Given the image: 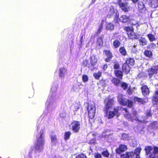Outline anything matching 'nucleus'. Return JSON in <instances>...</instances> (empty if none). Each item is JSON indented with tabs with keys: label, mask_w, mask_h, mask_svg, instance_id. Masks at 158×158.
<instances>
[{
	"label": "nucleus",
	"mask_w": 158,
	"mask_h": 158,
	"mask_svg": "<svg viewBox=\"0 0 158 158\" xmlns=\"http://www.w3.org/2000/svg\"><path fill=\"white\" fill-rule=\"evenodd\" d=\"M58 87V85L56 84L55 86H52L51 91L52 94L49 95L45 103L46 108L49 111L54 110L56 108L57 104V100L58 98V94L56 92Z\"/></svg>",
	"instance_id": "f257e3e1"
},
{
	"label": "nucleus",
	"mask_w": 158,
	"mask_h": 158,
	"mask_svg": "<svg viewBox=\"0 0 158 158\" xmlns=\"http://www.w3.org/2000/svg\"><path fill=\"white\" fill-rule=\"evenodd\" d=\"M113 102L114 101L113 99H107L105 100V105L104 110L107 115V117L108 119L113 118L115 115H118V107L114 108V111H110L108 114H107V111L111 107L113 103Z\"/></svg>",
	"instance_id": "f03ea898"
},
{
	"label": "nucleus",
	"mask_w": 158,
	"mask_h": 158,
	"mask_svg": "<svg viewBox=\"0 0 158 158\" xmlns=\"http://www.w3.org/2000/svg\"><path fill=\"white\" fill-rule=\"evenodd\" d=\"M44 129H41L36 137L37 140L35 143V148L38 152L41 151L43 149L44 143Z\"/></svg>",
	"instance_id": "7ed1b4c3"
},
{
	"label": "nucleus",
	"mask_w": 158,
	"mask_h": 158,
	"mask_svg": "<svg viewBox=\"0 0 158 158\" xmlns=\"http://www.w3.org/2000/svg\"><path fill=\"white\" fill-rule=\"evenodd\" d=\"M118 98L119 102L122 105L127 106L130 108L131 107L133 106V102L132 101L123 98V96L121 94H119Z\"/></svg>",
	"instance_id": "20e7f679"
},
{
	"label": "nucleus",
	"mask_w": 158,
	"mask_h": 158,
	"mask_svg": "<svg viewBox=\"0 0 158 158\" xmlns=\"http://www.w3.org/2000/svg\"><path fill=\"white\" fill-rule=\"evenodd\" d=\"M80 125L79 122L74 121L69 125V129L74 132H78L80 129Z\"/></svg>",
	"instance_id": "39448f33"
},
{
	"label": "nucleus",
	"mask_w": 158,
	"mask_h": 158,
	"mask_svg": "<svg viewBox=\"0 0 158 158\" xmlns=\"http://www.w3.org/2000/svg\"><path fill=\"white\" fill-rule=\"evenodd\" d=\"M117 3L121 9L124 11L127 12L129 9V7L127 2H124V1L121 0H118Z\"/></svg>",
	"instance_id": "423d86ee"
},
{
	"label": "nucleus",
	"mask_w": 158,
	"mask_h": 158,
	"mask_svg": "<svg viewBox=\"0 0 158 158\" xmlns=\"http://www.w3.org/2000/svg\"><path fill=\"white\" fill-rule=\"evenodd\" d=\"M67 72V68L64 67H62L59 69V76L61 78H64Z\"/></svg>",
	"instance_id": "0eeeda50"
},
{
	"label": "nucleus",
	"mask_w": 158,
	"mask_h": 158,
	"mask_svg": "<svg viewBox=\"0 0 158 158\" xmlns=\"http://www.w3.org/2000/svg\"><path fill=\"white\" fill-rule=\"evenodd\" d=\"M148 75L150 77H152L154 74H156L158 72V65L153 66L148 70Z\"/></svg>",
	"instance_id": "6e6552de"
},
{
	"label": "nucleus",
	"mask_w": 158,
	"mask_h": 158,
	"mask_svg": "<svg viewBox=\"0 0 158 158\" xmlns=\"http://www.w3.org/2000/svg\"><path fill=\"white\" fill-rule=\"evenodd\" d=\"M123 110L124 111L125 113L124 114V116L129 121H133V120H136L135 118H134V117H132L129 112H128L127 108H123Z\"/></svg>",
	"instance_id": "1a4fd4ad"
},
{
	"label": "nucleus",
	"mask_w": 158,
	"mask_h": 158,
	"mask_svg": "<svg viewBox=\"0 0 158 158\" xmlns=\"http://www.w3.org/2000/svg\"><path fill=\"white\" fill-rule=\"evenodd\" d=\"M150 158H158V148L154 147L153 151L150 153L149 155Z\"/></svg>",
	"instance_id": "9d476101"
},
{
	"label": "nucleus",
	"mask_w": 158,
	"mask_h": 158,
	"mask_svg": "<svg viewBox=\"0 0 158 158\" xmlns=\"http://www.w3.org/2000/svg\"><path fill=\"white\" fill-rule=\"evenodd\" d=\"M148 5L152 8H156L158 6V0H148Z\"/></svg>",
	"instance_id": "9b49d317"
},
{
	"label": "nucleus",
	"mask_w": 158,
	"mask_h": 158,
	"mask_svg": "<svg viewBox=\"0 0 158 158\" xmlns=\"http://www.w3.org/2000/svg\"><path fill=\"white\" fill-rule=\"evenodd\" d=\"M90 60L92 65L94 66L96 65L98 61L97 56L94 54L91 55L90 56Z\"/></svg>",
	"instance_id": "f8f14e48"
},
{
	"label": "nucleus",
	"mask_w": 158,
	"mask_h": 158,
	"mask_svg": "<svg viewBox=\"0 0 158 158\" xmlns=\"http://www.w3.org/2000/svg\"><path fill=\"white\" fill-rule=\"evenodd\" d=\"M127 149V147L126 145L121 144L119 145V148L116 150V152L117 153L120 154L121 152L126 151Z\"/></svg>",
	"instance_id": "ddd939ff"
},
{
	"label": "nucleus",
	"mask_w": 158,
	"mask_h": 158,
	"mask_svg": "<svg viewBox=\"0 0 158 158\" xmlns=\"http://www.w3.org/2000/svg\"><path fill=\"white\" fill-rule=\"evenodd\" d=\"M134 153L133 152H126L125 154L121 155V158H132L134 156Z\"/></svg>",
	"instance_id": "4468645a"
},
{
	"label": "nucleus",
	"mask_w": 158,
	"mask_h": 158,
	"mask_svg": "<svg viewBox=\"0 0 158 158\" xmlns=\"http://www.w3.org/2000/svg\"><path fill=\"white\" fill-rule=\"evenodd\" d=\"M127 35L128 37L130 39H138L140 38V35H136L135 32L133 31L130 33H128Z\"/></svg>",
	"instance_id": "2eb2a0df"
},
{
	"label": "nucleus",
	"mask_w": 158,
	"mask_h": 158,
	"mask_svg": "<svg viewBox=\"0 0 158 158\" xmlns=\"http://www.w3.org/2000/svg\"><path fill=\"white\" fill-rule=\"evenodd\" d=\"M141 89L142 94L144 96L148 94L149 93V89L146 85H144L142 87Z\"/></svg>",
	"instance_id": "dca6fc26"
},
{
	"label": "nucleus",
	"mask_w": 158,
	"mask_h": 158,
	"mask_svg": "<svg viewBox=\"0 0 158 158\" xmlns=\"http://www.w3.org/2000/svg\"><path fill=\"white\" fill-rule=\"evenodd\" d=\"M123 70L124 72L127 74L130 70V68L129 66L126 64L124 63L123 65Z\"/></svg>",
	"instance_id": "f3484780"
},
{
	"label": "nucleus",
	"mask_w": 158,
	"mask_h": 158,
	"mask_svg": "<svg viewBox=\"0 0 158 158\" xmlns=\"http://www.w3.org/2000/svg\"><path fill=\"white\" fill-rule=\"evenodd\" d=\"M82 85L81 84H75L73 86L72 90L74 91L79 90L81 88V86Z\"/></svg>",
	"instance_id": "a211bd4d"
},
{
	"label": "nucleus",
	"mask_w": 158,
	"mask_h": 158,
	"mask_svg": "<svg viewBox=\"0 0 158 158\" xmlns=\"http://www.w3.org/2000/svg\"><path fill=\"white\" fill-rule=\"evenodd\" d=\"M130 20L129 17L127 16L126 15H123L119 19V20L123 23H126L128 21Z\"/></svg>",
	"instance_id": "6ab92c4d"
},
{
	"label": "nucleus",
	"mask_w": 158,
	"mask_h": 158,
	"mask_svg": "<svg viewBox=\"0 0 158 158\" xmlns=\"http://www.w3.org/2000/svg\"><path fill=\"white\" fill-rule=\"evenodd\" d=\"M112 83L116 86H119L121 85V82L119 80L113 78L111 80Z\"/></svg>",
	"instance_id": "aec40b11"
},
{
	"label": "nucleus",
	"mask_w": 158,
	"mask_h": 158,
	"mask_svg": "<svg viewBox=\"0 0 158 158\" xmlns=\"http://www.w3.org/2000/svg\"><path fill=\"white\" fill-rule=\"evenodd\" d=\"M139 43L140 45L144 46L147 44V41L144 38L141 37L139 40Z\"/></svg>",
	"instance_id": "412c9836"
},
{
	"label": "nucleus",
	"mask_w": 158,
	"mask_h": 158,
	"mask_svg": "<svg viewBox=\"0 0 158 158\" xmlns=\"http://www.w3.org/2000/svg\"><path fill=\"white\" fill-rule=\"evenodd\" d=\"M135 61L133 59L129 58L127 59L126 63L127 64H129L131 66H133L134 64Z\"/></svg>",
	"instance_id": "4be33fe9"
},
{
	"label": "nucleus",
	"mask_w": 158,
	"mask_h": 158,
	"mask_svg": "<svg viewBox=\"0 0 158 158\" xmlns=\"http://www.w3.org/2000/svg\"><path fill=\"white\" fill-rule=\"evenodd\" d=\"M114 73L116 77L118 78L121 79L122 78L123 74L122 72L119 70L114 71Z\"/></svg>",
	"instance_id": "5701e85b"
},
{
	"label": "nucleus",
	"mask_w": 158,
	"mask_h": 158,
	"mask_svg": "<svg viewBox=\"0 0 158 158\" xmlns=\"http://www.w3.org/2000/svg\"><path fill=\"white\" fill-rule=\"evenodd\" d=\"M88 111L89 118L91 119L93 118L95 115L96 110L93 109V110Z\"/></svg>",
	"instance_id": "b1692460"
},
{
	"label": "nucleus",
	"mask_w": 158,
	"mask_h": 158,
	"mask_svg": "<svg viewBox=\"0 0 158 158\" xmlns=\"http://www.w3.org/2000/svg\"><path fill=\"white\" fill-rule=\"evenodd\" d=\"M134 100L135 102H138L140 104H143L146 102L144 99L136 97L134 98Z\"/></svg>",
	"instance_id": "393cba45"
},
{
	"label": "nucleus",
	"mask_w": 158,
	"mask_h": 158,
	"mask_svg": "<svg viewBox=\"0 0 158 158\" xmlns=\"http://www.w3.org/2000/svg\"><path fill=\"white\" fill-rule=\"evenodd\" d=\"M51 140L52 144H55L57 142V139L55 135H52L51 136Z\"/></svg>",
	"instance_id": "a878e982"
},
{
	"label": "nucleus",
	"mask_w": 158,
	"mask_h": 158,
	"mask_svg": "<svg viewBox=\"0 0 158 158\" xmlns=\"http://www.w3.org/2000/svg\"><path fill=\"white\" fill-rule=\"evenodd\" d=\"M147 36L151 42H152L156 40L155 36L152 34H148Z\"/></svg>",
	"instance_id": "bb28decb"
},
{
	"label": "nucleus",
	"mask_w": 158,
	"mask_h": 158,
	"mask_svg": "<svg viewBox=\"0 0 158 158\" xmlns=\"http://www.w3.org/2000/svg\"><path fill=\"white\" fill-rule=\"evenodd\" d=\"M106 29L108 30H113L114 28V25L111 23H109L106 25Z\"/></svg>",
	"instance_id": "cd10ccee"
},
{
	"label": "nucleus",
	"mask_w": 158,
	"mask_h": 158,
	"mask_svg": "<svg viewBox=\"0 0 158 158\" xmlns=\"http://www.w3.org/2000/svg\"><path fill=\"white\" fill-rule=\"evenodd\" d=\"M145 150L146 152V154L147 155H148L149 153H151V152L153 150V149L152 147L147 146L145 147Z\"/></svg>",
	"instance_id": "c85d7f7f"
},
{
	"label": "nucleus",
	"mask_w": 158,
	"mask_h": 158,
	"mask_svg": "<svg viewBox=\"0 0 158 158\" xmlns=\"http://www.w3.org/2000/svg\"><path fill=\"white\" fill-rule=\"evenodd\" d=\"M93 109L96 110V107L94 104L92 102L89 104L88 107V110H92Z\"/></svg>",
	"instance_id": "c756f323"
},
{
	"label": "nucleus",
	"mask_w": 158,
	"mask_h": 158,
	"mask_svg": "<svg viewBox=\"0 0 158 158\" xmlns=\"http://www.w3.org/2000/svg\"><path fill=\"white\" fill-rule=\"evenodd\" d=\"M115 12H116V15H117V10L115 9L114 6H110V11L109 12V14H110V15H112Z\"/></svg>",
	"instance_id": "7c9ffc66"
},
{
	"label": "nucleus",
	"mask_w": 158,
	"mask_h": 158,
	"mask_svg": "<svg viewBox=\"0 0 158 158\" xmlns=\"http://www.w3.org/2000/svg\"><path fill=\"white\" fill-rule=\"evenodd\" d=\"M119 51L120 53L123 56H125L127 55V53L124 47H120L119 49Z\"/></svg>",
	"instance_id": "2f4dec72"
},
{
	"label": "nucleus",
	"mask_w": 158,
	"mask_h": 158,
	"mask_svg": "<svg viewBox=\"0 0 158 158\" xmlns=\"http://www.w3.org/2000/svg\"><path fill=\"white\" fill-rule=\"evenodd\" d=\"M103 44V41L102 38H99L97 40V44L100 47L102 46Z\"/></svg>",
	"instance_id": "473e14b6"
},
{
	"label": "nucleus",
	"mask_w": 158,
	"mask_h": 158,
	"mask_svg": "<svg viewBox=\"0 0 158 158\" xmlns=\"http://www.w3.org/2000/svg\"><path fill=\"white\" fill-rule=\"evenodd\" d=\"M120 43L118 40H115L113 43V45L115 48H118L120 46Z\"/></svg>",
	"instance_id": "72a5a7b5"
},
{
	"label": "nucleus",
	"mask_w": 158,
	"mask_h": 158,
	"mask_svg": "<svg viewBox=\"0 0 158 158\" xmlns=\"http://www.w3.org/2000/svg\"><path fill=\"white\" fill-rule=\"evenodd\" d=\"M144 54L146 56L150 57L152 56V52L150 51L145 50L144 52Z\"/></svg>",
	"instance_id": "f704fd0d"
},
{
	"label": "nucleus",
	"mask_w": 158,
	"mask_h": 158,
	"mask_svg": "<svg viewBox=\"0 0 158 158\" xmlns=\"http://www.w3.org/2000/svg\"><path fill=\"white\" fill-rule=\"evenodd\" d=\"M124 30L127 31V34L128 33H130L133 31V29L132 27H127L124 28Z\"/></svg>",
	"instance_id": "c9c22d12"
},
{
	"label": "nucleus",
	"mask_w": 158,
	"mask_h": 158,
	"mask_svg": "<svg viewBox=\"0 0 158 158\" xmlns=\"http://www.w3.org/2000/svg\"><path fill=\"white\" fill-rule=\"evenodd\" d=\"M82 81L84 83L87 82L89 80L88 76L85 74H83L82 76Z\"/></svg>",
	"instance_id": "e433bc0d"
},
{
	"label": "nucleus",
	"mask_w": 158,
	"mask_h": 158,
	"mask_svg": "<svg viewBox=\"0 0 158 158\" xmlns=\"http://www.w3.org/2000/svg\"><path fill=\"white\" fill-rule=\"evenodd\" d=\"M71 135V133L70 131L66 132L64 134V139L66 140L68 139Z\"/></svg>",
	"instance_id": "4c0bfd02"
},
{
	"label": "nucleus",
	"mask_w": 158,
	"mask_h": 158,
	"mask_svg": "<svg viewBox=\"0 0 158 158\" xmlns=\"http://www.w3.org/2000/svg\"><path fill=\"white\" fill-rule=\"evenodd\" d=\"M141 150L140 147L137 148L135 150L134 154H135L136 156H139L140 152Z\"/></svg>",
	"instance_id": "58836bf2"
},
{
	"label": "nucleus",
	"mask_w": 158,
	"mask_h": 158,
	"mask_svg": "<svg viewBox=\"0 0 158 158\" xmlns=\"http://www.w3.org/2000/svg\"><path fill=\"white\" fill-rule=\"evenodd\" d=\"M102 73L101 72H98L97 73H95L94 74V76L95 78L99 79L100 77L101 76Z\"/></svg>",
	"instance_id": "ea45409f"
},
{
	"label": "nucleus",
	"mask_w": 158,
	"mask_h": 158,
	"mask_svg": "<svg viewBox=\"0 0 158 158\" xmlns=\"http://www.w3.org/2000/svg\"><path fill=\"white\" fill-rule=\"evenodd\" d=\"M102 154L103 156L105 157H108L109 156V153L107 150L102 152Z\"/></svg>",
	"instance_id": "a19ab883"
},
{
	"label": "nucleus",
	"mask_w": 158,
	"mask_h": 158,
	"mask_svg": "<svg viewBox=\"0 0 158 158\" xmlns=\"http://www.w3.org/2000/svg\"><path fill=\"white\" fill-rule=\"evenodd\" d=\"M105 53L108 57L112 58V53L109 51H106L105 52Z\"/></svg>",
	"instance_id": "79ce46f5"
},
{
	"label": "nucleus",
	"mask_w": 158,
	"mask_h": 158,
	"mask_svg": "<svg viewBox=\"0 0 158 158\" xmlns=\"http://www.w3.org/2000/svg\"><path fill=\"white\" fill-rule=\"evenodd\" d=\"M138 7L140 10L143 9L144 7V6L143 2H140L138 3Z\"/></svg>",
	"instance_id": "37998d69"
},
{
	"label": "nucleus",
	"mask_w": 158,
	"mask_h": 158,
	"mask_svg": "<svg viewBox=\"0 0 158 158\" xmlns=\"http://www.w3.org/2000/svg\"><path fill=\"white\" fill-rule=\"evenodd\" d=\"M66 112L64 110H63L60 112L59 114L60 117L62 118L65 117L66 116Z\"/></svg>",
	"instance_id": "c03bdc74"
},
{
	"label": "nucleus",
	"mask_w": 158,
	"mask_h": 158,
	"mask_svg": "<svg viewBox=\"0 0 158 158\" xmlns=\"http://www.w3.org/2000/svg\"><path fill=\"white\" fill-rule=\"evenodd\" d=\"M121 87L123 89H127V84L124 82H123L121 83V85H120Z\"/></svg>",
	"instance_id": "a18cd8bd"
},
{
	"label": "nucleus",
	"mask_w": 158,
	"mask_h": 158,
	"mask_svg": "<svg viewBox=\"0 0 158 158\" xmlns=\"http://www.w3.org/2000/svg\"><path fill=\"white\" fill-rule=\"evenodd\" d=\"M94 157L95 158H102L101 154L98 152L94 153Z\"/></svg>",
	"instance_id": "49530a36"
},
{
	"label": "nucleus",
	"mask_w": 158,
	"mask_h": 158,
	"mask_svg": "<svg viewBox=\"0 0 158 158\" xmlns=\"http://www.w3.org/2000/svg\"><path fill=\"white\" fill-rule=\"evenodd\" d=\"M76 158H87L85 155L81 154L77 156Z\"/></svg>",
	"instance_id": "de8ad7c7"
},
{
	"label": "nucleus",
	"mask_w": 158,
	"mask_h": 158,
	"mask_svg": "<svg viewBox=\"0 0 158 158\" xmlns=\"http://www.w3.org/2000/svg\"><path fill=\"white\" fill-rule=\"evenodd\" d=\"M102 27H103L102 23V22L101 23V24L100 25L99 28L98 29V31L97 32L99 34L100 33V32L102 31Z\"/></svg>",
	"instance_id": "09e8293b"
},
{
	"label": "nucleus",
	"mask_w": 158,
	"mask_h": 158,
	"mask_svg": "<svg viewBox=\"0 0 158 158\" xmlns=\"http://www.w3.org/2000/svg\"><path fill=\"white\" fill-rule=\"evenodd\" d=\"M154 102H155L154 104L156 105H158L156 106H158V98H154L153 99Z\"/></svg>",
	"instance_id": "8fccbe9b"
},
{
	"label": "nucleus",
	"mask_w": 158,
	"mask_h": 158,
	"mask_svg": "<svg viewBox=\"0 0 158 158\" xmlns=\"http://www.w3.org/2000/svg\"><path fill=\"white\" fill-rule=\"evenodd\" d=\"M114 69H118L119 68V64L118 63H115L114 65Z\"/></svg>",
	"instance_id": "3c124183"
},
{
	"label": "nucleus",
	"mask_w": 158,
	"mask_h": 158,
	"mask_svg": "<svg viewBox=\"0 0 158 158\" xmlns=\"http://www.w3.org/2000/svg\"><path fill=\"white\" fill-rule=\"evenodd\" d=\"M75 109L74 110L77 111V110L79 109L80 108V105L78 104L77 103H76L75 105Z\"/></svg>",
	"instance_id": "603ef678"
},
{
	"label": "nucleus",
	"mask_w": 158,
	"mask_h": 158,
	"mask_svg": "<svg viewBox=\"0 0 158 158\" xmlns=\"http://www.w3.org/2000/svg\"><path fill=\"white\" fill-rule=\"evenodd\" d=\"M132 113H133V115H134L133 116H132V117H134V118H135V119H136V120H138L137 117H136V114H137V112L136 111H133V112H132Z\"/></svg>",
	"instance_id": "864d4df0"
},
{
	"label": "nucleus",
	"mask_w": 158,
	"mask_h": 158,
	"mask_svg": "<svg viewBox=\"0 0 158 158\" xmlns=\"http://www.w3.org/2000/svg\"><path fill=\"white\" fill-rule=\"evenodd\" d=\"M88 64V61L87 60H84L83 62V65L85 66H87Z\"/></svg>",
	"instance_id": "5fc2aeb1"
},
{
	"label": "nucleus",
	"mask_w": 158,
	"mask_h": 158,
	"mask_svg": "<svg viewBox=\"0 0 158 158\" xmlns=\"http://www.w3.org/2000/svg\"><path fill=\"white\" fill-rule=\"evenodd\" d=\"M146 116L148 117L151 116L152 114L151 113V112L150 110H149L147 111L146 112Z\"/></svg>",
	"instance_id": "6e6d98bb"
},
{
	"label": "nucleus",
	"mask_w": 158,
	"mask_h": 158,
	"mask_svg": "<svg viewBox=\"0 0 158 158\" xmlns=\"http://www.w3.org/2000/svg\"><path fill=\"white\" fill-rule=\"evenodd\" d=\"M150 46L151 47V48H152V47H154L156 46V44H154L152 43H151L150 44Z\"/></svg>",
	"instance_id": "4d7b16f0"
},
{
	"label": "nucleus",
	"mask_w": 158,
	"mask_h": 158,
	"mask_svg": "<svg viewBox=\"0 0 158 158\" xmlns=\"http://www.w3.org/2000/svg\"><path fill=\"white\" fill-rule=\"evenodd\" d=\"M107 67V64H105L103 65V69L104 70H105Z\"/></svg>",
	"instance_id": "13d9d810"
},
{
	"label": "nucleus",
	"mask_w": 158,
	"mask_h": 158,
	"mask_svg": "<svg viewBox=\"0 0 158 158\" xmlns=\"http://www.w3.org/2000/svg\"><path fill=\"white\" fill-rule=\"evenodd\" d=\"M136 46L134 45V46L133 47V48H132V51H134V52L136 51V50L135 49Z\"/></svg>",
	"instance_id": "bf43d9fd"
},
{
	"label": "nucleus",
	"mask_w": 158,
	"mask_h": 158,
	"mask_svg": "<svg viewBox=\"0 0 158 158\" xmlns=\"http://www.w3.org/2000/svg\"><path fill=\"white\" fill-rule=\"evenodd\" d=\"M111 58H109V57H108L106 59H105V61L106 62H108L110 61V59Z\"/></svg>",
	"instance_id": "052dcab7"
},
{
	"label": "nucleus",
	"mask_w": 158,
	"mask_h": 158,
	"mask_svg": "<svg viewBox=\"0 0 158 158\" xmlns=\"http://www.w3.org/2000/svg\"><path fill=\"white\" fill-rule=\"evenodd\" d=\"M139 0H131L132 2L135 3L137 2Z\"/></svg>",
	"instance_id": "680f3d73"
},
{
	"label": "nucleus",
	"mask_w": 158,
	"mask_h": 158,
	"mask_svg": "<svg viewBox=\"0 0 158 158\" xmlns=\"http://www.w3.org/2000/svg\"><path fill=\"white\" fill-rule=\"evenodd\" d=\"M82 39H83V36H82L81 37V39L80 40V41L81 43L82 42Z\"/></svg>",
	"instance_id": "e2e57ef3"
},
{
	"label": "nucleus",
	"mask_w": 158,
	"mask_h": 158,
	"mask_svg": "<svg viewBox=\"0 0 158 158\" xmlns=\"http://www.w3.org/2000/svg\"><path fill=\"white\" fill-rule=\"evenodd\" d=\"M131 23L133 25H135L137 23V22H135L134 23H133L132 22H131Z\"/></svg>",
	"instance_id": "0e129e2a"
},
{
	"label": "nucleus",
	"mask_w": 158,
	"mask_h": 158,
	"mask_svg": "<svg viewBox=\"0 0 158 158\" xmlns=\"http://www.w3.org/2000/svg\"><path fill=\"white\" fill-rule=\"evenodd\" d=\"M127 135L126 134H124L123 135H122V136L123 137H124L125 136H126Z\"/></svg>",
	"instance_id": "69168bd1"
},
{
	"label": "nucleus",
	"mask_w": 158,
	"mask_h": 158,
	"mask_svg": "<svg viewBox=\"0 0 158 158\" xmlns=\"http://www.w3.org/2000/svg\"><path fill=\"white\" fill-rule=\"evenodd\" d=\"M135 158H140L139 156H136Z\"/></svg>",
	"instance_id": "338daca9"
},
{
	"label": "nucleus",
	"mask_w": 158,
	"mask_h": 158,
	"mask_svg": "<svg viewBox=\"0 0 158 158\" xmlns=\"http://www.w3.org/2000/svg\"><path fill=\"white\" fill-rule=\"evenodd\" d=\"M56 158H62V157L61 156H58Z\"/></svg>",
	"instance_id": "774afa93"
}]
</instances>
